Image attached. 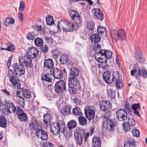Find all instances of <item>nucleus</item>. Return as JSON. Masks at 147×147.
Here are the masks:
<instances>
[{
	"instance_id": "nucleus-1",
	"label": "nucleus",
	"mask_w": 147,
	"mask_h": 147,
	"mask_svg": "<svg viewBox=\"0 0 147 147\" xmlns=\"http://www.w3.org/2000/svg\"><path fill=\"white\" fill-rule=\"evenodd\" d=\"M12 69H9L8 71L9 79L12 84L15 86L16 85L17 87L20 86V81L16 79L18 76L24 75L25 72V69L23 65H19L18 63H15L12 65Z\"/></svg>"
},
{
	"instance_id": "nucleus-2",
	"label": "nucleus",
	"mask_w": 147,
	"mask_h": 147,
	"mask_svg": "<svg viewBox=\"0 0 147 147\" xmlns=\"http://www.w3.org/2000/svg\"><path fill=\"white\" fill-rule=\"evenodd\" d=\"M112 53L110 50L106 49H101L95 53L94 58L98 62L101 63H106L108 59L112 57Z\"/></svg>"
},
{
	"instance_id": "nucleus-3",
	"label": "nucleus",
	"mask_w": 147,
	"mask_h": 147,
	"mask_svg": "<svg viewBox=\"0 0 147 147\" xmlns=\"http://www.w3.org/2000/svg\"><path fill=\"white\" fill-rule=\"evenodd\" d=\"M76 135L75 134V137L77 142L76 143L79 145L81 146L82 144L83 138L84 142L86 141L89 136V132H86V130L83 129L81 127H77L76 128Z\"/></svg>"
},
{
	"instance_id": "nucleus-4",
	"label": "nucleus",
	"mask_w": 147,
	"mask_h": 147,
	"mask_svg": "<svg viewBox=\"0 0 147 147\" xmlns=\"http://www.w3.org/2000/svg\"><path fill=\"white\" fill-rule=\"evenodd\" d=\"M50 127L53 133H56L58 134L60 131L62 133H67L65 122L62 120H59L54 123L53 125H51Z\"/></svg>"
},
{
	"instance_id": "nucleus-5",
	"label": "nucleus",
	"mask_w": 147,
	"mask_h": 147,
	"mask_svg": "<svg viewBox=\"0 0 147 147\" xmlns=\"http://www.w3.org/2000/svg\"><path fill=\"white\" fill-rule=\"evenodd\" d=\"M94 108L93 106H86L84 108V113L86 117L88 120L90 121L92 119V122L95 123L97 121V120L94 119L95 116V112Z\"/></svg>"
},
{
	"instance_id": "nucleus-6",
	"label": "nucleus",
	"mask_w": 147,
	"mask_h": 147,
	"mask_svg": "<svg viewBox=\"0 0 147 147\" xmlns=\"http://www.w3.org/2000/svg\"><path fill=\"white\" fill-rule=\"evenodd\" d=\"M54 88L55 91L58 94L63 93L66 90L65 82L63 80H60L56 82Z\"/></svg>"
},
{
	"instance_id": "nucleus-7",
	"label": "nucleus",
	"mask_w": 147,
	"mask_h": 147,
	"mask_svg": "<svg viewBox=\"0 0 147 147\" xmlns=\"http://www.w3.org/2000/svg\"><path fill=\"white\" fill-rule=\"evenodd\" d=\"M113 35L116 36L115 39L116 41L120 39L121 40H125L126 38L125 32L124 30L120 29L118 30H114L113 31Z\"/></svg>"
},
{
	"instance_id": "nucleus-8",
	"label": "nucleus",
	"mask_w": 147,
	"mask_h": 147,
	"mask_svg": "<svg viewBox=\"0 0 147 147\" xmlns=\"http://www.w3.org/2000/svg\"><path fill=\"white\" fill-rule=\"evenodd\" d=\"M134 56L137 61L140 63H144L145 57L144 54L142 53L141 49L140 48L138 47L135 48Z\"/></svg>"
},
{
	"instance_id": "nucleus-9",
	"label": "nucleus",
	"mask_w": 147,
	"mask_h": 147,
	"mask_svg": "<svg viewBox=\"0 0 147 147\" xmlns=\"http://www.w3.org/2000/svg\"><path fill=\"white\" fill-rule=\"evenodd\" d=\"M116 117L120 121H123L127 119V113L126 110L122 109L118 110L116 112Z\"/></svg>"
},
{
	"instance_id": "nucleus-10",
	"label": "nucleus",
	"mask_w": 147,
	"mask_h": 147,
	"mask_svg": "<svg viewBox=\"0 0 147 147\" xmlns=\"http://www.w3.org/2000/svg\"><path fill=\"white\" fill-rule=\"evenodd\" d=\"M26 98L29 99L31 97L30 93L27 89L23 88H20L16 91V95L19 98H21V96Z\"/></svg>"
},
{
	"instance_id": "nucleus-11",
	"label": "nucleus",
	"mask_w": 147,
	"mask_h": 147,
	"mask_svg": "<svg viewBox=\"0 0 147 147\" xmlns=\"http://www.w3.org/2000/svg\"><path fill=\"white\" fill-rule=\"evenodd\" d=\"M52 74L55 79L61 80L63 77V74L61 69L54 67L50 70Z\"/></svg>"
},
{
	"instance_id": "nucleus-12",
	"label": "nucleus",
	"mask_w": 147,
	"mask_h": 147,
	"mask_svg": "<svg viewBox=\"0 0 147 147\" xmlns=\"http://www.w3.org/2000/svg\"><path fill=\"white\" fill-rule=\"evenodd\" d=\"M105 124L107 130L109 131H113L115 129L116 123L112 119L106 120L104 121V125Z\"/></svg>"
},
{
	"instance_id": "nucleus-13",
	"label": "nucleus",
	"mask_w": 147,
	"mask_h": 147,
	"mask_svg": "<svg viewBox=\"0 0 147 147\" xmlns=\"http://www.w3.org/2000/svg\"><path fill=\"white\" fill-rule=\"evenodd\" d=\"M16 115L18 116V119L21 121L26 122L28 119L26 114L20 107H18Z\"/></svg>"
},
{
	"instance_id": "nucleus-14",
	"label": "nucleus",
	"mask_w": 147,
	"mask_h": 147,
	"mask_svg": "<svg viewBox=\"0 0 147 147\" xmlns=\"http://www.w3.org/2000/svg\"><path fill=\"white\" fill-rule=\"evenodd\" d=\"M102 102V104H100L99 105L101 111L106 112L111 109L112 103L110 101L105 100Z\"/></svg>"
},
{
	"instance_id": "nucleus-15",
	"label": "nucleus",
	"mask_w": 147,
	"mask_h": 147,
	"mask_svg": "<svg viewBox=\"0 0 147 147\" xmlns=\"http://www.w3.org/2000/svg\"><path fill=\"white\" fill-rule=\"evenodd\" d=\"M79 81L78 78L70 77L68 79V86L69 88H76L80 86Z\"/></svg>"
},
{
	"instance_id": "nucleus-16",
	"label": "nucleus",
	"mask_w": 147,
	"mask_h": 147,
	"mask_svg": "<svg viewBox=\"0 0 147 147\" xmlns=\"http://www.w3.org/2000/svg\"><path fill=\"white\" fill-rule=\"evenodd\" d=\"M36 135L42 140H46L48 138L47 133L42 127L36 131Z\"/></svg>"
},
{
	"instance_id": "nucleus-17",
	"label": "nucleus",
	"mask_w": 147,
	"mask_h": 147,
	"mask_svg": "<svg viewBox=\"0 0 147 147\" xmlns=\"http://www.w3.org/2000/svg\"><path fill=\"white\" fill-rule=\"evenodd\" d=\"M28 49L27 55L31 59L35 58L38 55V51L37 49L32 47L28 48Z\"/></svg>"
},
{
	"instance_id": "nucleus-18",
	"label": "nucleus",
	"mask_w": 147,
	"mask_h": 147,
	"mask_svg": "<svg viewBox=\"0 0 147 147\" xmlns=\"http://www.w3.org/2000/svg\"><path fill=\"white\" fill-rule=\"evenodd\" d=\"M92 10H94V17L95 19L100 20H102L103 19V14L100 9L98 8L96 10L95 8H94Z\"/></svg>"
},
{
	"instance_id": "nucleus-19",
	"label": "nucleus",
	"mask_w": 147,
	"mask_h": 147,
	"mask_svg": "<svg viewBox=\"0 0 147 147\" xmlns=\"http://www.w3.org/2000/svg\"><path fill=\"white\" fill-rule=\"evenodd\" d=\"M123 147H136V145L135 139L129 137L127 141L124 144Z\"/></svg>"
},
{
	"instance_id": "nucleus-20",
	"label": "nucleus",
	"mask_w": 147,
	"mask_h": 147,
	"mask_svg": "<svg viewBox=\"0 0 147 147\" xmlns=\"http://www.w3.org/2000/svg\"><path fill=\"white\" fill-rule=\"evenodd\" d=\"M80 73V70L76 67H72L70 69L69 76L71 77L78 78Z\"/></svg>"
},
{
	"instance_id": "nucleus-21",
	"label": "nucleus",
	"mask_w": 147,
	"mask_h": 147,
	"mask_svg": "<svg viewBox=\"0 0 147 147\" xmlns=\"http://www.w3.org/2000/svg\"><path fill=\"white\" fill-rule=\"evenodd\" d=\"M54 64L53 60L51 59H47L45 60L44 62V66L47 68L53 69Z\"/></svg>"
},
{
	"instance_id": "nucleus-22",
	"label": "nucleus",
	"mask_w": 147,
	"mask_h": 147,
	"mask_svg": "<svg viewBox=\"0 0 147 147\" xmlns=\"http://www.w3.org/2000/svg\"><path fill=\"white\" fill-rule=\"evenodd\" d=\"M93 147H101V142L100 138L95 136L93 138L92 140Z\"/></svg>"
},
{
	"instance_id": "nucleus-23",
	"label": "nucleus",
	"mask_w": 147,
	"mask_h": 147,
	"mask_svg": "<svg viewBox=\"0 0 147 147\" xmlns=\"http://www.w3.org/2000/svg\"><path fill=\"white\" fill-rule=\"evenodd\" d=\"M90 40L92 42H93L94 43H97L99 42L101 40V37L100 35L98 34H92L90 37Z\"/></svg>"
},
{
	"instance_id": "nucleus-24",
	"label": "nucleus",
	"mask_w": 147,
	"mask_h": 147,
	"mask_svg": "<svg viewBox=\"0 0 147 147\" xmlns=\"http://www.w3.org/2000/svg\"><path fill=\"white\" fill-rule=\"evenodd\" d=\"M97 31L98 33L100 34L101 36L105 33V36L107 37V33L105 27L99 26L97 27Z\"/></svg>"
},
{
	"instance_id": "nucleus-25",
	"label": "nucleus",
	"mask_w": 147,
	"mask_h": 147,
	"mask_svg": "<svg viewBox=\"0 0 147 147\" xmlns=\"http://www.w3.org/2000/svg\"><path fill=\"white\" fill-rule=\"evenodd\" d=\"M61 113L63 115H65L69 114L70 112V109L68 106H63L60 111Z\"/></svg>"
},
{
	"instance_id": "nucleus-26",
	"label": "nucleus",
	"mask_w": 147,
	"mask_h": 147,
	"mask_svg": "<svg viewBox=\"0 0 147 147\" xmlns=\"http://www.w3.org/2000/svg\"><path fill=\"white\" fill-rule=\"evenodd\" d=\"M69 55L67 54H63L61 56L59 59V62L61 64H64L66 63L69 58Z\"/></svg>"
},
{
	"instance_id": "nucleus-27",
	"label": "nucleus",
	"mask_w": 147,
	"mask_h": 147,
	"mask_svg": "<svg viewBox=\"0 0 147 147\" xmlns=\"http://www.w3.org/2000/svg\"><path fill=\"white\" fill-rule=\"evenodd\" d=\"M59 25L61 26V29H62L63 30V32H69L73 30L74 29V24H70L69 25V27H68L67 28H65L64 27V25H63L61 24H60Z\"/></svg>"
},
{
	"instance_id": "nucleus-28",
	"label": "nucleus",
	"mask_w": 147,
	"mask_h": 147,
	"mask_svg": "<svg viewBox=\"0 0 147 147\" xmlns=\"http://www.w3.org/2000/svg\"><path fill=\"white\" fill-rule=\"evenodd\" d=\"M52 120V117L49 114H45L43 116V122L45 124H50Z\"/></svg>"
},
{
	"instance_id": "nucleus-29",
	"label": "nucleus",
	"mask_w": 147,
	"mask_h": 147,
	"mask_svg": "<svg viewBox=\"0 0 147 147\" xmlns=\"http://www.w3.org/2000/svg\"><path fill=\"white\" fill-rule=\"evenodd\" d=\"M7 125V120L3 115L0 116V126L3 128H5Z\"/></svg>"
},
{
	"instance_id": "nucleus-30",
	"label": "nucleus",
	"mask_w": 147,
	"mask_h": 147,
	"mask_svg": "<svg viewBox=\"0 0 147 147\" xmlns=\"http://www.w3.org/2000/svg\"><path fill=\"white\" fill-rule=\"evenodd\" d=\"M78 121L79 124L82 126H84L87 123V120L84 116L80 115L78 118Z\"/></svg>"
},
{
	"instance_id": "nucleus-31",
	"label": "nucleus",
	"mask_w": 147,
	"mask_h": 147,
	"mask_svg": "<svg viewBox=\"0 0 147 147\" xmlns=\"http://www.w3.org/2000/svg\"><path fill=\"white\" fill-rule=\"evenodd\" d=\"M60 24H63L64 25H66L68 27H69V25H70V24H71L69 22H68L67 21L65 20H61L58 23L57 25V28L58 29L57 31H58L59 30L60 31L61 30V26L59 25Z\"/></svg>"
},
{
	"instance_id": "nucleus-32",
	"label": "nucleus",
	"mask_w": 147,
	"mask_h": 147,
	"mask_svg": "<svg viewBox=\"0 0 147 147\" xmlns=\"http://www.w3.org/2000/svg\"><path fill=\"white\" fill-rule=\"evenodd\" d=\"M67 125L69 129H72L76 127L77 123L75 120H71L68 122Z\"/></svg>"
},
{
	"instance_id": "nucleus-33",
	"label": "nucleus",
	"mask_w": 147,
	"mask_h": 147,
	"mask_svg": "<svg viewBox=\"0 0 147 147\" xmlns=\"http://www.w3.org/2000/svg\"><path fill=\"white\" fill-rule=\"evenodd\" d=\"M34 43L36 46L38 47H41L43 45V40L41 38L37 37L35 39Z\"/></svg>"
},
{
	"instance_id": "nucleus-34",
	"label": "nucleus",
	"mask_w": 147,
	"mask_h": 147,
	"mask_svg": "<svg viewBox=\"0 0 147 147\" xmlns=\"http://www.w3.org/2000/svg\"><path fill=\"white\" fill-rule=\"evenodd\" d=\"M46 22L47 24L49 26L55 24V21L53 20V17L50 15H48L47 17L46 18Z\"/></svg>"
},
{
	"instance_id": "nucleus-35",
	"label": "nucleus",
	"mask_w": 147,
	"mask_h": 147,
	"mask_svg": "<svg viewBox=\"0 0 147 147\" xmlns=\"http://www.w3.org/2000/svg\"><path fill=\"white\" fill-rule=\"evenodd\" d=\"M27 59H26V61L24 63V66L26 68H27L29 67H33V65H32V61L29 57H27Z\"/></svg>"
},
{
	"instance_id": "nucleus-36",
	"label": "nucleus",
	"mask_w": 147,
	"mask_h": 147,
	"mask_svg": "<svg viewBox=\"0 0 147 147\" xmlns=\"http://www.w3.org/2000/svg\"><path fill=\"white\" fill-rule=\"evenodd\" d=\"M107 93L108 95L110 98V99L113 100L115 99V92L113 90V89H109L107 91Z\"/></svg>"
},
{
	"instance_id": "nucleus-37",
	"label": "nucleus",
	"mask_w": 147,
	"mask_h": 147,
	"mask_svg": "<svg viewBox=\"0 0 147 147\" xmlns=\"http://www.w3.org/2000/svg\"><path fill=\"white\" fill-rule=\"evenodd\" d=\"M5 104H4V106H6V107L5 108V109L7 110V111L8 113H11L12 112L10 110V107H11L12 104L13 103L11 102V101H6Z\"/></svg>"
},
{
	"instance_id": "nucleus-38",
	"label": "nucleus",
	"mask_w": 147,
	"mask_h": 147,
	"mask_svg": "<svg viewBox=\"0 0 147 147\" xmlns=\"http://www.w3.org/2000/svg\"><path fill=\"white\" fill-rule=\"evenodd\" d=\"M15 23L14 19L13 18H7L5 20V22L4 24L6 26H7L8 25L7 24H13Z\"/></svg>"
},
{
	"instance_id": "nucleus-39",
	"label": "nucleus",
	"mask_w": 147,
	"mask_h": 147,
	"mask_svg": "<svg viewBox=\"0 0 147 147\" xmlns=\"http://www.w3.org/2000/svg\"><path fill=\"white\" fill-rule=\"evenodd\" d=\"M72 113L73 114L75 115L79 116L82 115V113L80 109L78 107L73 109Z\"/></svg>"
},
{
	"instance_id": "nucleus-40",
	"label": "nucleus",
	"mask_w": 147,
	"mask_h": 147,
	"mask_svg": "<svg viewBox=\"0 0 147 147\" xmlns=\"http://www.w3.org/2000/svg\"><path fill=\"white\" fill-rule=\"evenodd\" d=\"M123 126L124 130L125 131H128L131 129V126L129 121L123 122Z\"/></svg>"
},
{
	"instance_id": "nucleus-41",
	"label": "nucleus",
	"mask_w": 147,
	"mask_h": 147,
	"mask_svg": "<svg viewBox=\"0 0 147 147\" xmlns=\"http://www.w3.org/2000/svg\"><path fill=\"white\" fill-rule=\"evenodd\" d=\"M36 34L33 32H30L27 34L26 38L28 40H33L35 38Z\"/></svg>"
},
{
	"instance_id": "nucleus-42",
	"label": "nucleus",
	"mask_w": 147,
	"mask_h": 147,
	"mask_svg": "<svg viewBox=\"0 0 147 147\" xmlns=\"http://www.w3.org/2000/svg\"><path fill=\"white\" fill-rule=\"evenodd\" d=\"M138 74L139 76L146 78L147 76V72L144 69H138Z\"/></svg>"
},
{
	"instance_id": "nucleus-43",
	"label": "nucleus",
	"mask_w": 147,
	"mask_h": 147,
	"mask_svg": "<svg viewBox=\"0 0 147 147\" xmlns=\"http://www.w3.org/2000/svg\"><path fill=\"white\" fill-rule=\"evenodd\" d=\"M41 127V126L38 123V121L36 122V123L34 124L30 128V130H34L36 131L38 129Z\"/></svg>"
},
{
	"instance_id": "nucleus-44",
	"label": "nucleus",
	"mask_w": 147,
	"mask_h": 147,
	"mask_svg": "<svg viewBox=\"0 0 147 147\" xmlns=\"http://www.w3.org/2000/svg\"><path fill=\"white\" fill-rule=\"evenodd\" d=\"M82 18L80 16L78 17L74 18V20H72L75 23L78 25V27H80L82 23Z\"/></svg>"
},
{
	"instance_id": "nucleus-45",
	"label": "nucleus",
	"mask_w": 147,
	"mask_h": 147,
	"mask_svg": "<svg viewBox=\"0 0 147 147\" xmlns=\"http://www.w3.org/2000/svg\"><path fill=\"white\" fill-rule=\"evenodd\" d=\"M111 76L114 81L115 80H116L117 79H120L119 74L117 71H113Z\"/></svg>"
},
{
	"instance_id": "nucleus-46",
	"label": "nucleus",
	"mask_w": 147,
	"mask_h": 147,
	"mask_svg": "<svg viewBox=\"0 0 147 147\" xmlns=\"http://www.w3.org/2000/svg\"><path fill=\"white\" fill-rule=\"evenodd\" d=\"M122 82L120 79L116 80L115 84V86L117 88H119V89L122 88L123 86Z\"/></svg>"
},
{
	"instance_id": "nucleus-47",
	"label": "nucleus",
	"mask_w": 147,
	"mask_h": 147,
	"mask_svg": "<svg viewBox=\"0 0 147 147\" xmlns=\"http://www.w3.org/2000/svg\"><path fill=\"white\" fill-rule=\"evenodd\" d=\"M131 107L133 111L140 110L141 108L140 104L139 103L132 104Z\"/></svg>"
},
{
	"instance_id": "nucleus-48",
	"label": "nucleus",
	"mask_w": 147,
	"mask_h": 147,
	"mask_svg": "<svg viewBox=\"0 0 147 147\" xmlns=\"http://www.w3.org/2000/svg\"><path fill=\"white\" fill-rule=\"evenodd\" d=\"M27 57H28L27 56H24L22 57H20L19 58V63H18L19 65H23L24 64L26 61V59H27Z\"/></svg>"
},
{
	"instance_id": "nucleus-49",
	"label": "nucleus",
	"mask_w": 147,
	"mask_h": 147,
	"mask_svg": "<svg viewBox=\"0 0 147 147\" xmlns=\"http://www.w3.org/2000/svg\"><path fill=\"white\" fill-rule=\"evenodd\" d=\"M49 74H44L43 76H42L41 79L42 80H45V81L51 82L52 81L51 78H49Z\"/></svg>"
},
{
	"instance_id": "nucleus-50",
	"label": "nucleus",
	"mask_w": 147,
	"mask_h": 147,
	"mask_svg": "<svg viewBox=\"0 0 147 147\" xmlns=\"http://www.w3.org/2000/svg\"><path fill=\"white\" fill-rule=\"evenodd\" d=\"M101 46L97 43H94L92 45L93 50L94 51H96L99 50L100 51L101 49Z\"/></svg>"
},
{
	"instance_id": "nucleus-51",
	"label": "nucleus",
	"mask_w": 147,
	"mask_h": 147,
	"mask_svg": "<svg viewBox=\"0 0 147 147\" xmlns=\"http://www.w3.org/2000/svg\"><path fill=\"white\" fill-rule=\"evenodd\" d=\"M109 76H111V73L109 71H105L103 73L102 77L104 80H106L107 77H109Z\"/></svg>"
},
{
	"instance_id": "nucleus-52",
	"label": "nucleus",
	"mask_w": 147,
	"mask_h": 147,
	"mask_svg": "<svg viewBox=\"0 0 147 147\" xmlns=\"http://www.w3.org/2000/svg\"><path fill=\"white\" fill-rule=\"evenodd\" d=\"M133 136L138 137L140 135V132L137 129H133L132 130Z\"/></svg>"
},
{
	"instance_id": "nucleus-53",
	"label": "nucleus",
	"mask_w": 147,
	"mask_h": 147,
	"mask_svg": "<svg viewBox=\"0 0 147 147\" xmlns=\"http://www.w3.org/2000/svg\"><path fill=\"white\" fill-rule=\"evenodd\" d=\"M37 121V120L34 117H32L31 119L29 122V127L30 128L32 126H33V125L36 123V122Z\"/></svg>"
},
{
	"instance_id": "nucleus-54",
	"label": "nucleus",
	"mask_w": 147,
	"mask_h": 147,
	"mask_svg": "<svg viewBox=\"0 0 147 147\" xmlns=\"http://www.w3.org/2000/svg\"><path fill=\"white\" fill-rule=\"evenodd\" d=\"M78 87H77L76 88H69L68 90L70 93L72 94H76L77 92V88Z\"/></svg>"
},
{
	"instance_id": "nucleus-55",
	"label": "nucleus",
	"mask_w": 147,
	"mask_h": 147,
	"mask_svg": "<svg viewBox=\"0 0 147 147\" xmlns=\"http://www.w3.org/2000/svg\"><path fill=\"white\" fill-rule=\"evenodd\" d=\"M111 113L110 112H106L103 115L104 120H110L109 119L111 117Z\"/></svg>"
},
{
	"instance_id": "nucleus-56",
	"label": "nucleus",
	"mask_w": 147,
	"mask_h": 147,
	"mask_svg": "<svg viewBox=\"0 0 147 147\" xmlns=\"http://www.w3.org/2000/svg\"><path fill=\"white\" fill-rule=\"evenodd\" d=\"M128 121H129V123L131 126H134L136 125V121L133 118L131 119L130 118H128Z\"/></svg>"
},
{
	"instance_id": "nucleus-57",
	"label": "nucleus",
	"mask_w": 147,
	"mask_h": 147,
	"mask_svg": "<svg viewBox=\"0 0 147 147\" xmlns=\"http://www.w3.org/2000/svg\"><path fill=\"white\" fill-rule=\"evenodd\" d=\"M40 50L42 52L46 53L48 51L49 48L47 45H45L43 46H41Z\"/></svg>"
},
{
	"instance_id": "nucleus-58",
	"label": "nucleus",
	"mask_w": 147,
	"mask_h": 147,
	"mask_svg": "<svg viewBox=\"0 0 147 147\" xmlns=\"http://www.w3.org/2000/svg\"><path fill=\"white\" fill-rule=\"evenodd\" d=\"M111 76H109L107 78L106 80H104L108 84H112L114 81Z\"/></svg>"
},
{
	"instance_id": "nucleus-59",
	"label": "nucleus",
	"mask_w": 147,
	"mask_h": 147,
	"mask_svg": "<svg viewBox=\"0 0 147 147\" xmlns=\"http://www.w3.org/2000/svg\"><path fill=\"white\" fill-rule=\"evenodd\" d=\"M42 147H54V146L52 143L48 142L44 143Z\"/></svg>"
},
{
	"instance_id": "nucleus-60",
	"label": "nucleus",
	"mask_w": 147,
	"mask_h": 147,
	"mask_svg": "<svg viewBox=\"0 0 147 147\" xmlns=\"http://www.w3.org/2000/svg\"><path fill=\"white\" fill-rule=\"evenodd\" d=\"M69 15L71 16V20H74V18H77L78 17V16H80V15L78 12H76V13H69Z\"/></svg>"
},
{
	"instance_id": "nucleus-61",
	"label": "nucleus",
	"mask_w": 147,
	"mask_h": 147,
	"mask_svg": "<svg viewBox=\"0 0 147 147\" xmlns=\"http://www.w3.org/2000/svg\"><path fill=\"white\" fill-rule=\"evenodd\" d=\"M18 107H20L19 106H15L14 105L12 104L11 109L12 112L13 113H15V114L16 115V113L17 112V110Z\"/></svg>"
},
{
	"instance_id": "nucleus-62",
	"label": "nucleus",
	"mask_w": 147,
	"mask_h": 147,
	"mask_svg": "<svg viewBox=\"0 0 147 147\" xmlns=\"http://www.w3.org/2000/svg\"><path fill=\"white\" fill-rule=\"evenodd\" d=\"M19 10L21 11H23L25 7V3L23 1H21L20 3Z\"/></svg>"
},
{
	"instance_id": "nucleus-63",
	"label": "nucleus",
	"mask_w": 147,
	"mask_h": 147,
	"mask_svg": "<svg viewBox=\"0 0 147 147\" xmlns=\"http://www.w3.org/2000/svg\"><path fill=\"white\" fill-rule=\"evenodd\" d=\"M15 47L13 45H10L7 47L6 50L8 51H13L15 50Z\"/></svg>"
},
{
	"instance_id": "nucleus-64",
	"label": "nucleus",
	"mask_w": 147,
	"mask_h": 147,
	"mask_svg": "<svg viewBox=\"0 0 147 147\" xmlns=\"http://www.w3.org/2000/svg\"><path fill=\"white\" fill-rule=\"evenodd\" d=\"M52 53L53 55L57 57V56L60 55V52L58 51L57 49H55L52 51Z\"/></svg>"
}]
</instances>
